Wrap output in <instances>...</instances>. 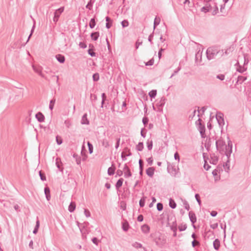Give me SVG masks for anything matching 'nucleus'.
Listing matches in <instances>:
<instances>
[{
  "instance_id": "obj_60",
  "label": "nucleus",
  "mask_w": 251,
  "mask_h": 251,
  "mask_svg": "<svg viewBox=\"0 0 251 251\" xmlns=\"http://www.w3.org/2000/svg\"><path fill=\"white\" fill-rule=\"evenodd\" d=\"M147 161L150 165H151L153 163V159L152 157H149L147 159Z\"/></svg>"
},
{
  "instance_id": "obj_7",
  "label": "nucleus",
  "mask_w": 251,
  "mask_h": 251,
  "mask_svg": "<svg viewBox=\"0 0 251 251\" xmlns=\"http://www.w3.org/2000/svg\"><path fill=\"white\" fill-rule=\"evenodd\" d=\"M224 115L220 112H217L216 114V119L220 126H222L225 124L224 120Z\"/></svg>"
},
{
  "instance_id": "obj_26",
  "label": "nucleus",
  "mask_w": 251,
  "mask_h": 251,
  "mask_svg": "<svg viewBox=\"0 0 251 251\" xmlns=\"http://www.w3.org/2000/svg\"><path fill=\"white\" fill-rule=\"evenodd\" d=\"M205 235L204 237H207V238H209L210 237H211L214 235V232L213 231H211L210 230H209L206 232H205Z\"/></svg>"
},
{
  "instance_id": "obj_5",
  "label": "nucleus",
  "mask_w": 251,
  "mask_h": 251,
  "mask_svg": "<svg viewBox=\"0 0 251 251\" xmlns=\"http://www.w3.org/2000/svg\"><path fill=\"white\" fill-rule=\"evenodd\" d=\"M64 10V7H61L55 10L54 13V17L53 18V21L55 23H56V22L58 21L60 15L63 13Z\"/></svg>"
},
{
  "instance_id": "obj_11",
  "label": "nucleus",
  "mask_w": 251,
  "mask_h": 251,
  "mask_svg": "<svg viewBox=\"0 0 251 251\" xmlns=\"http://www.w3.org/2000/svg\"><path fill=\"white\" fill-rule=\"evenodd\" d=\"M35 118H36L37 121L40 123L44 122L45 119V116L41 112H38L35 115Z\"/></svg>"
},
{
  "instance_id": "obj_4",
  "label": "nucleus",
  "mask_w": 251,
  "mask_h": 251,
  "mask_svg": "<svg viewBox=\"0 0 251 251\" xmlns=\"http://www.w3.org/2000/svg\"><path fill=\"white\" fill-rule=\"evenodd\" d=\"M167 170L171 175L176 176L178 173V168L176 169L175 166L168 163Z\"/></svg>"
},
{
  "instance_id": "obj_6",
  "label": "nucleus",
  "mask_w": 251,
  "mask_h": 251,
  "mask_svg": "<svg viewBox=\"0 0 251 251\" xmlns=\"http://www.w3.org/2000/svg\"><path fill=\"white\" fill-rule=\"evenodd\" d=\"M198 121L199 122V126L198 127V129L200 131L201 138H204L206 136L205 134V126L204 125H202V124L201 123V119H199Z\"/></svg>"
},
{
  "instance_id": "obj_25",
  "label": "nucleus",
  "mask_w": 251,
  "mask_h": 251,
  "mask_svg": "<svg viewBox=\"0 0 251 251\" xmlns=\"http://www.w3.org/2000/svg\"><path fill=\"white\" fill-rule=\"evenodd\" d=\"M73 157L75 158L76 163L77 165H79L81 163L80 157L78 156L76 153H74L73 155Z\"/></svg>"
},
{
  "instance_id": "obj_52",
  "label": "nucleus",
  "mask_w": 251,
  "mask_h": 251,
  "mask_svg": "<svg viewBox=\"0 0 251 251\" xmlns=\"http://www.w3.org/2000/svg\"><path fill=\"white\" fill-rule=\"evenodd\" d=\"M216 78L221 80H224L225 79V76L223 74H219L217 75Z\"/></svg>"
},
{
  "instance_id": "obj_54",
  "label": "nucleus",
  "mask_w": 251,
  "mask_h": 251,
  "mask_svg": "<svg viewBox=\"0 0 251 251\" xmlns=\"http://www.w3.org/2000/svg\"><path fill=\"white\" fill-rule=\"evenodd\" d=\"M154 63V60L153 58L150 60L147 63H146V66H152Z\"/></svg>"
},
{
  "instance_id": "obj_28",
  "label": "nucleus",
  "mask_w": 251,
  "mask_h": 251,
  "mask_svg": "<svg viewBox=\"0 0 251 251\" xmlns=\"http://www.w3.org/2000/svg\"><path fill=\"white\" fill-rule=\"evenodd\" d=\"M144 149V144L143 142H139L136 146V149L138 151H142Z\"/></svg>"
},
{
  "instance_id": "obj_22",
  "label": "nucleus",
  "mask_w": 251,
  "mask_h": 251,
  "mask_svg": "<svg viewBox=\"0 0 251 251\" xmlns=\"http://www.w3.org/2000/svg\"><path fill=\"white\" fill-rule=\"evenodd\" d=\"M56 166L59 170L61 172H63V168L61 167V165H62V162H61L60 159L57 158L56 159Z\"/></svg>"
},
{
  "instance_id": "obj_48",
  "label": "nucleus",
  "mask_w": 251,
  "mask_h": 251,
  "mask_svg": "<svg viewBox=\"0 0 251 251\" xmlns=\"http://www.w3.org/2000/svg\"><path fill=\"white\" fill-rule=\"evenodd\" d=\"M99 74L95 73L93 75V79L94 81H97L99 79Z\"/></svg>"
},
{
  "instance_id": "obj_46",
  "label": "nucleus",
  "mask_w": 251,
  "mask_h": 251,
  "mask_svg": "<svg viewBox=\"0 0 251 251\" xmlns=\"http://www.w3.org/2000/svg\"><path fill=\"white\" fill-rule=\"evenodd\" d=\"M56 141L58 145H61L62 143V139L61 137L58 135L56 137Z\"/></svg>"
},
{
  "instance_id": "obj_1",
  "label": "nucleus",
  "mask_w": 251,
  "mask_h": 251,
  "mask_svg": "<svg viewBox=\"0 0 251 251\" xmlns=\"http://www.w3.org/2000/svg\"><path fill=\"white\" fill-rule=\"evenodd\" d=\"M216 146L220 153H224L227 158H229L232 153V142L230 140L228 141V145L226 146L224 139L220 137L216 141Z\"/></svg>"
},
{
  "instance_id": "obj_13",
  "label": "nucleus",
  "mask_w": 251,
  "mask_h": 251,
  "mask_svg": "<svg viewBox=\"0 0 251 251\" xmlns=\"http://www.w3.org/2000/svg\"><path fill=\"white\" fill-rule=\"evenodd\" d=\"M202 52L199 50L195 55V62L196 63H200L201 62Z\"/></svg>"
},
{
  "instance_id": "obj_27",
  "label": "nucleus",
  "mask_w": 251,
  "mask_h": 251,
  "mask_svg": "<svg viewBox=\"0 0 251 251\" xmlns=\"http://www.w3.org/2000/svg\"><path fill=\"white\" fill-rule=\"evenodd\" d=\"M91 37L93 40H94V41L97 40L99 37V32H95L92 33L91 34Z\"/></svg>"
},
{
  "instance_id": "obj_53",
  "label": "nucleus",
  "mask_w": 251,
  "mask_h": 251,
  "mask_svg": "<svg viewBox=\"0 0 251 251\" xmlns=\"http://www.w3.org/2000/svg\"><path fill=\"white\" fill-rule=\"evenodd\" d=\"M181 68L179 66L178 68L174 71V73L171 75L170 78L173 77L176 74H177L180 70Z\"/></svg>"
},
{
  "instance_id": "obj_47",
  "label": "nucleus",
  "mask_w": 251,
  "mask_h": 251,
  "mask_svg": "<svg viewBox=\"0 0 251 251\" xmlns=\"http://www.w3.org/2000/svg\"><path fill=\"white\" fill-rule=\"evenodd\" d=\"M92 7H93V2H92V0H90L88 2L87 4L86 5V8L89 10H91L92 9Z\"/></svg>"
},
{
  "instance_id": "obj_18",
  "label": "nucleus",
  "mask_w": 251,
  "mask_h": 251,
  "mask_svg": "<svg viewBox=\"0 0 251 251\" xmlns=\"http://www.w3.org/2000/svg\"><path fill=\"white\" fill-rule=\"evenodd\" d=\"M87 115L86 113L84 114L81 120V124L82 125H89V121L87 119Z\"/></svg>"
},
{
  "instance_id": "obj_12",
  "label": "nucleus",
  "mask_w": 251,
  "mask_h": 251,
  "mask_svg": "<svg viewBox=\"0 0 251 251\" xmlns=\"http://www.w3.org/2000/svg\"><path fill=\"white\" fill-rule=\"evenodd\" d=\"M235 66H237L236 67L237 71L240 73H243V72H244L245 71H246L247 70V68L245 67L244 65L243 66L240 65L238 62H237L236 63V64H235Z\"/></svg>"
},
{
  "instance_id": "obj_44",
  "label": "nucleus",
  "mask_w": 251,
  "mask_h": 251,
  "mask_svg": "<svg viewBox=\"0 0 251 251\" xmlns=\"http://www.w3.org/2000/svg\"><path fill=\"white\" fill-rule=\"evenodd\" d=\"M145 203V198H142L139 201V205L141 207L144 206Z\"/></svg>"
},
{
  "instance_id": "obj_43",
  "label": "nucleus",
  "mask_w": 251,
  "mask_h": 251,
  "mask_svg": "<svg viewBox=\"0 0 251 251\" xmlns=\"http://www.w3.org/2000/svg\"><path fill=\"white\" fill-rule=\"evenodd\" d=\"M87 145L88 147L89 151L90 154H91L93 152V146L91 143H90L89 142H87Z\"/></svg>"
},
{
  "instance_id": "obj_9",
  "label": "nucleus",
  "mask_w": 251,
  "mask_h": 251,
  "mask_svg": "<svg viewBox=\"0 0 251 251\" xmlns=\"http://www.w3.org/2000/svg\"><path fill=\"white\" fill-rule=\"evenodd\" d=\"M32 68L33 70L39 75H40L42 77H45V75L42 72V68L41 67L32 65Z\"/></svg>"
},
{
  "instance_id": "obj_63",
  "label": "nucleus",
  "mask_w": 251,
  "mask_h": 251,
  "mask_svg": "<svg viewBox=\"0 0 251 251\" xmlns=\"http://www.w3.org/2000/svg\"><path fill=\"white\" fill-rule=\"evenodd\" d=\"M79 46L80 48H82V49H85L87 47L86 44L84 42H80L79 44Z\"/></svg>"
},
{
  "instance_id": "obj_17",
  "label": "nucleus",
  "mask_w": 251,
  "mask_h": 251,
  "mask_svg": "<svg viewBox=\"0 0 251 251\" xmlns=\"http://www.w3.org/2000/svg\"><path fill=\"white\" fill-rule=\"evenodd\" d=\"M55 58L57 59V60L61 63H63L65 62V57L64 55H63L62 54H58L56 55Z\"/></svg>"
},
{
  "instance_id": "obj_45",
  "label": "nucleus",
  "mask_w": 251,
  "mask_h": 251,
  "mask_svg": "<svg viewBox=\"0 0 251 251\" xmlns=\"http://www.w3.org/2000/svg\"><path fill=\"white\" fill-rule=\"evenodd\" d=\"M121 24L123 27L124 28L128 26L129 23L127 20H125L121 22Z\"/></svg>"
},
{
  "instance_id": "obj_36",
  "label": "nucleus",
  "mask_w": 251,
  "mask_h": 251,
  "mask_svg": "<svg viewBox=\"0 0 251 251\" xmlns=\"http://www.w3.org/2000/svg\"><path fill=\"white\" fill-rule=\"evenodd\" d=\"M160 22V18L156 17L154 19V21L153 30L155 29V27L159 24Z\"/></svg>"
},
{
  "instance_id": "obj_20",
  "label": "nucleus",
  "mask_w": 251,
  "mask_h": 251,
  "mask_svg": "<svg viewBox=\"0 0 251 251\" xmlns=\"http://www.w3.org/2000/svg\"><path fill=\"white\" fill-rule=\"evenodd\" d=\"M220 247V242L218 239H216L213 242V247L215 250L218 251Z\"/></svg>"
},
{
  "instance_id": "obj_35",
  "label": "nucleus",
  "mask_w": 251,
  "mask_h": 251,
  "mask_svg": "<svg viewBox=\"0 0 251 251\" xmlns=\"http://www.w3.org/2000/svg\"><path fill=\"white\" fill-rule=\"evenodd\" d=\"M115 168L114 167H109L108 169L107 173L109 176L113 175L115 173Z\"/></svg>"
},
{
  "instance_id": "obj_16",
  "label": "nucleus",
  "mask_w": 251,
  "mask_h": 251,
  "mask_svg": "<svg viewBox=\"0 0 251 251\" xmlns=\"http://www.w3.org/2000/svg\"><path fill=\"white\" fill-rule=\"evenodd\" d=\"M155 171V169L153 167H149L146 170V174L147 175L151 177H152L154 175V172Z\"/></svg>"
},
{
  "instance_id": "obj_56",
  "label": "nucleus",
  "mask_w": 251,
  "mask_h": 251,
  "mask_svg": "<svg viewBox=\"0 0 251 251\" xmlns=\"http://www.w3.org/2000/svg\"><path fill=\"white\" fill-rule=\"evenodd\" d=\"M88 53L92 57L96 56V53L92 50L89 49L88 50Z\"/></svg>"
},
{
  "instance_id": "obj_64",
  "label": "nucleus",
  "mask_w": 251,
  "mask_h": 251,
  "mask_svg": "<svg viewBox=\"0 0 251 251\" xmlns=\"http://www.w3.org/2000/svg\"><path fill=\"white\" fill-rule=\"evenodd\" d=\"M92 241L93 242V243L94 244H95V245H98V243H99V240L98 239H97V238L96 237H94L92 239Z\"/></svg>"
},
{
  "instance_id": "obj_37",
  "label": "nucleus",
  "mask_w": 251,
  "mask_h": 251,
  "mask_svg": "<svg viewBox=\"0 0 251 251\" xmlns=\"http://www.w3.org/2000/svg\"><path fill=\"white\" fill-rule=\"evenodd\" d=\"M39 225H40V222H39V221L38 220H37L36 222V226L34 227V229L33 231V233L34 234H36L38 230V228H39Z\"/></svg>"
},
{
  "instance_id": "obj_10",
  "label": "nucleus",
  "mask_w": 251,
  "mask_h": 251,
  "mask_svg": "<svg viewBox=\"0 0 251 251\" xmlns=\"http://www.w3.org/2000/svg\"><path fill=\"white\" fill-rule=\"evenodd\" d=\"M189 217L192 224H194L197 221V218L195 214L193 211L189 212ZM193 227L195 228V226L193 225Z\"/></svg>"
},
{
  "instance_id": "obj_32",
  "label": "nucleus",
  "mask_w": 251,
  "mask_h": 251,
  "mask_svg": "<svg viewBox=\"0 0 251 251\" xmlns=\"http://www.w3.org/2000/svg\"><path fill=\"white\" fill-rule=\"evenodd\" d=\"M129 228V224L127 222L123 223L122 224V229L125 231H127Z\"/></svg>"
},
{
  "instance_id": "obj_21",
  "label": "nucleus",
  "mask_w": 251,
  "mask_h": 251,
  "mask_svg": "<svg viewBox=\"0 0 251 251\" xmlns=\"http://www.w3.org/2000/svg\"><path fill=\"white\" fill-rule=\"evenodd\" d=\"M44 192L46 195V199L48 201L50 199V190L48 187H46L44 189Z\"/></svg>"
},
{
  "instance_id": "obj_58",
  "label": "nucleus",
  "mask_w": 251,
  "mask_h": 251,
  "mask_svg": "<svg viewBox=\"0 0 251 251\" xmlns=\"http://www.w3.org/2000/svg\"><path fill=\"white\" fill-rule=\"evenodd\" d=\"M64 124L67 128H69L71 126V123L69 120H66L64 122Z\"/></svg>"
},
{
  "instance_id": "obj_57",
  "label": "nucleus",
  "mask_w": 251,
  "mask_h": 251,
  "mask_svg": "<svg viewBox=\"0 0 251 251\" xmlns=\"http://www.w3.org/2000/svg\"><path fill=\"white\" fill-rule=\"evenodd\" d=\"M84 214H85V215L86 216V217H90L91 213H90V211L88 210L84 209Z\"/></svg>"
},
{
  "instance_id": "obj_8",
  "label": "nucleus",
  "mask_w": 251,
  "mask_h": 251,
  "mask_svg": "<svg viewBox=\"0 0 251 251\" xmlns=\"http://www.w3.org/2000/svg\"><path fill=\"white\" fill-rule=\"evenodd\" d=\"M123 173H124V176L126 178L130 177L132 176L130 169L126 164H125L124 165Z\"/></svg>"
},
{
  "instance_id": "obj_42",
  "label": "nucleus",
  "mask_w": 251,
  "mask_h": 251,
  "mask_svg": "<svg viewBox=\"0 0 251 251\" xmlns=\"http://www.w3.org/2000/svg\"><path fill=\"white\" fill-rule=\"evenodd\" d=\"M55 102V99H52L50 101V104H49V108L51 110H52L53 109Z\"/></svg>"
},
{
  "instance_id": "obj_30",
  "label": "nucleus",
  "mask_w": 251,
  "mask_h": 251,
  "mask_svg": "<svg viewBox=\"0 0 251 251\" xmlns=\"http://www.w3.org/2000/svg\"><path fill=\"white\" fill-rule=\"evenodd\" d=\"M246 79H247V77H246V76H241V75L238 76L236 83H237L238 82H239L240 84H241L244 81H245Z\"/></svg>"
},
{
  "instance_id": "obj_61",
  "label": "nucleus",
  "mask_w": 251,
  "mask_h": 251,
  "mask_svg": "<svg viewBox=\"0 0 251 251\" xmlns=\"http://www.w3.org/2000/svg\"><path fill=\"white\" fill-rule=\"evenodd\" d=\"M196 245H200V242L199 241H196L195 240H194L192 242V246L193 247H195Z\"/></svg>"
},
{
  "instance_id": "obj_62",
  "label": "nucleus",
  "mask_w": 251,
  "mask_h": 251,
  "mask_svg": "<svg viewBox=\"0 0 251 251\" xmlns=\"http://www.w3.org/2000/svg\"><path fill=\"white\" fill-rule=\"evenodd\" d=\"M123 170H118L116 172V176H121L123 175Z\"/></svg>"
},
{
  "instance_id": "obj_50",
  "label": "nucleus",
  "mask_w": 251,
  "mask_h": 251,
  "mask_svg": "<svg viewBox=\"0 0 251 251\" xmlns=\"http://www.w3.org/2000/svg\"><path fill=\"white\" fill-rule=\"evenodd\" d=\"M39 176H40L41 179L42 181H45L46 180V177L45 175L43 173H42L41 171L39 172Z\"/></svg>"
},
{
  "instance_id": "obj_14",
  "label": "nucleus",
  "mask_w": 251,
  "mask_h": 251,
  "mask_svg": "<svg viewBox=\"0 0 251 251\" xmlns=\"http://www.w3.org/2000/svg\"><path fill=\"white\" fill-rule=\"evenodd\" d=\"M170 228L174 232L173 236L176 237L177 224L176 221H175L172 223V225L170 226Z\"/></svg>"
},
{
  "instance_id": "obj_29",
  "label": "nucleus",
  "mask_w": 251,
  "mask_h": 251,
  "mask_svg": "<svg viewBox=\"0 0 251 251\" xmlns=\"http://www.w3.org/2000/svg\"><path fill=\"white\" fill-rule=\"evenodd\" d=\"M169 206L173 209H174L176 206V204L174 200L172 199H170L169 200Z\"/></svg>"
},
{
  "instance_id": "obj_34",
  "label": "nucleus",
  "mask_w": 251,
  "mask_h": 251,
  "mask_svg": "<svg viewBox=\"0 0 251 251\" xmlns=\"http://www.w3.org/2000/svg\"><path fill=\"white\" fill-rule=\"evenodd\" d=\"M157 94L156 90H152L149 93V95L151 98H154Z\"/></svg>"
},
{
  "instance_id": "obj_24",
  "label": "nucleus",
  "mask_w": 251,
  "mask_h": 251,
  "mask_svg": "<svg viewBox=\"0 0 251 251\" xmlns=\"http://www.w3.org/2000/svg\"><path fill=\"white\" fill-rule=\"evenodd\" d=\"M123 181L124 179L123 178H121L118 180L115 185V187L117 190H118L122 186Z\"/></svg>"
},
{
  "instance_id": "obj_31",
  "label": "nucleus",
  "mask_w": 251,
  "mask_h": 251,
  "mask_svg": "<svg viewBox=\"0 0 251 251\" xmlns=\"http://www.w3.org/2000/svg\"><path fill=\"white\" fill-rule=\"evenodd\" d=\"M101 144H102V146L105 148H107L109 147V142L106 139H102V140L101 141Z\"/></svg>"
},
{
  "instance_id": "obj_39",
  "label": "nucleus",
  "mask_w": 251,
  "mask_h": 251,
  "mask_svg": "<svg viewBox=\"0 0 251 251\" xmlns=\"http://www.w3.org/2000/svg\"><path fill=\"white\" fill-rule=\"evenodd\" d=\"M187 225L186 224H181L178 226V229L180 231H184L187 228Z\"/></svg>"
},
{
  "instance_id": "obj_3",
  "label": "nucleus",
  "mask_w": 251,
  "mask_h": 251,
  "mask_svg": "<svg viewBox=\"0 0 251 251\" xmlns=\"http://www.w3.org/2000/svg\"><path fill=\"white\" fill-rule=\"evenodd\" d=\"M220 52V50L215 47H209L206 50V56L208 60H211L215 58L216 55Z\"/></svg>"
},
{
  "instance_id": "obj_23",
  "label": "nucleus",
  "mask_w": 251,
  "mask_h": 251,
  "mask_svg": "<svg viewBox=\"0 0 251 251\" xmlns=\"http://www.w3.org/2000/svg\"><path fill=\"white\" fill-rule=\"evenodd\" d=\"M75 203L74 201H72L68 207V210L70 212H73L74 211L75 208Z\"/></svg>"
},
{
  "instance_id": "obj_41",
  "label": "nucleus",
  "mask_w": 251,
  "mask_h": 251,
  "mask_svg": "<svg viewBox=\"0 0 251 251\" xmlns=\"http://www.w3.org/2000/svg\"><path fill=\"white\" fill-rule=\"evenodd\" d=\"M183 204L185 209L187 210H189L190 209L189 204L186 200L183 201Z\"/></svg>"
},
{
  "instance_id": "obj_2",
  "label": "nucleus",
  "mask_w": 251,
  "mask_h": 251,
  "mask_svg": "<svg viewBox=\"0 0 251 251\" xmlns=\"http://www.w3.org/2000/svg\"><path fill=\"white\" fill-rule=\"evenodd\" d=\"M151 236L152 238L155 245L160 248H163L166 243L165 237L160 232L151 234Z\"/></svg>"
},
{
  "instance_id": "obj_38",
  "label": "nucleus",
  "mask_w": 251,
  "mask_h": 251,
  "mask_svg": "<svg viewBox=\"0 0 251 251\" xmlns=\"http://www.w3.org/2000/svg\"><path fill=\"white\" fill-rule=\"evenodd\" d=\"M96 25V22L94 18H92L90 20V23H89V26L91 28H93L95 27Z\"/></svg>"
},
{
  "instance_id": "obj_51",
  "label": "nucleus",
  "mask_w": 251,
  "mask_h": 251,
  "mask_svg": "<svg viewBox=\"0 0 251 251\" xmlns=\"http://www.w3.org/2000/svg\"><path fill=\"white\" fill-rule=\"evenodd\" d=\"M195 198H196L197 202H198L199 205L201 206V201L200 200V197L199 195L198 194H195Z\"/></svg>"
},
{
  "instance_id": "obj_49",
  "label": "nucleus",
  "mask_w": 251,
  "mask_h": 251,
  "mask_svg": "<svg viewBox=\"0 0 251 251\" xmlns=\"http://www.w3.org/2000/svg\"><path fill=\"white\" fill-rule=\"evenodd\" d=\"M156 207H157V209L159 211H160L162 210V209H163V206L162 203H160V202H158V203L157 204Z\"/></svg>"
},
{
  "instance_id": "obj_55",
  "label": "nucleus",
  "mask_w": 251,
  "mask_h": 251,
  "mask_svg": "<svg viewBox=\"0 0 251 251\" xmlns=\"http://www.w3.org/2000/svg\"><path fill=\"white\" fill-rule=\"evenodd\" d=\"M153 32H154V31H153L152 33L148 37V41L151 43V45L153 44L152 39L153 37Z\"/></svg>"
},
{
  "instance_id": "obj_40",
  "label": "nucleus",
  "mask_w": 251,
  "mask_h": 251,
  "mask_svg": "<svg viewBox=\"0 0 251 251\" xmlns=\"http://www.w3.org/2000/svg\"><path fill=\"white\" fill-rule=\"evenodd\" d=\"M132 246L136 249H139V248H143L142 245L141 243H138L137 242H135V243H134L132 244Z\"/></svg>"
},
{
  "instance_id": "obj_33",
  "label": "nucleus",
  "mask_w": 251,
  "mask_h": 251,
  "mask_svg": "<svg viewBox=\"0 0 251 251\" xmlns=\"http://www.w3.org/2000/svg\"><path fill=\"white\" fill-rule=\"evenodd\" d=\"M148 149L150 151L152 150L153 146V142L152 140H148L147 141Z\"/></svg>"
},
{
  "instance_id": "obj_19",
  "label": "nucleus",
  "mask_w": 251,
  "mask_h": 251,
  "mask_svg": "<svg viewBox=\"0 0 251 251\" xmlns=\"http://www.w3.org/2000/svg\"><path fill=\"white\" fill-rule=\"evenodd\" d=\"M166 99L164 97H162L160 100L156 103V106L158 107H162L164 106L165 103Z\"/></svg>"
},
{
  "instance_id": "obj_15",
  "label": "nucleus",
  "mask_w": 251,
  "mask_h": 251,
  "mask_svg": "<svg viewBox=\"0 0 251 251\" xmlns=\"http://www.w3.org/2000/svg\"><path fill=\"white\" fill-rule=\"evenodd\" d=\"M141 230L145 234H148L150 232V227L147 225L144 224L141 226Z\"/></svg>"
},
{
  "instance_id": "obj_59",
  "label": "nucleus",
  "mask_w": 251,
  "mask_h": 251,
  "mask_svg": "<svg viewBox=\"0 0 251 251\" xmlns=\"http://www.w3.org/2000/svg\"><path fill=\"white\" fill-rule=\"evenodd\" d=\"M174 158L175 160H177L178 162L180 160V157L178 153L177 152H176L174 154Z\"/></svg>"
}]
</instances>
